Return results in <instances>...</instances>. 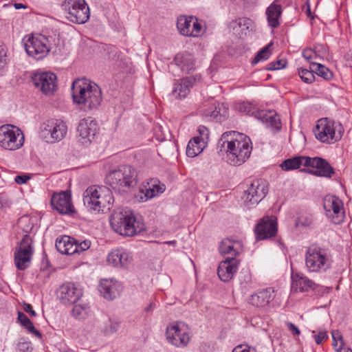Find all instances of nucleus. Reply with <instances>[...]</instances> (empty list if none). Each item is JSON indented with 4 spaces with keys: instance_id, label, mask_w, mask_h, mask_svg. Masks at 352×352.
Segmentation results:
<instances>
[{
    "instance_id": "f257e3e1",
    "label": "nucleus",
    "mask_w": 352,
    "mask_h": 352,
    "mask_svg": "<svg viewBox=\"0 0 352 352\" xmlns=\"http://www.w3.org/2000/svg\"><path fill=\"white\" fill-rule=\"evenodd\" d=\"M219 151L226 153L227 162L240 166L249 159L252 151V142L247 135L234 131L223 133L217 143Z\"/></svg>"
},
{
    "instance_id": "f03ea898",
    "label": "nucleus",
    "mask_w": 352,
    "mask_h": 352,
    "mask_svg": "<svg viewBox=\"0 0 352 352\" xmlns=\"http://www.w3.org/2000/svg\"><path fill=\"white\" fill-rule=\"evenodd\" d=\"M72 95L74 103L84 111L97 109L102 102L100 87L85 78L77 79L73 82Z\"/></svg>"
},
{
    "instance_id": "7ed1b4c3",
    "label": "nucleus",
    "mask_w": 352,
    "mask_h": 352,
    "mask_svg": "<svg viewBox=\"0 0 352 352\" xmlns=\"http://www.w3.org/2000/svg\"><path fill=\"white\" fill-rule=\"evenodd\" d=\"M110 224L116 232L124 236H133L145 230L144 223L137 221L130 210L114 211L110 218Z\"/></svg>"
},
{
    "instance_id": "20e7f679",
    "label": "nucleus",
    "mask_w": 352,
    "mask_h": 352,
    "mask_svg": "<svg viewBox=\"0 0 352 352\" xmlns=\"http://www.w3.org/2000/svg\"><path fill=\"white\" fill-rule=\"evenodd\" d=\"M113 201L111 191L103 186H89L83 194L84 205L98 213L110 210Z\"/></svg>"
},
{
    "instance_id": "39448f33",
    "label": "nucleus",
    "mask_w": 352,
    "mask_h": 352,
    "mask_svg": "<svg viewBox=\"0 0 352 352\" xmlns=\"http://www.w3.org/2000/svg\"><path fill=\"white\" fill-rule=\"evenodd\" d=\"M106 182L115 191L127 192L138 184V173L131 166H122L109 172L106 176Z\"/></svg>"
},
{
    "instance_id": "423d86ee",
    "label": "nucleus",
    "mask_w": 352,
    "mask_h": 352,
    "mask_svg": "<svg viewBox=\"0 0 352 352\" xmlns=\"http://www.w3.org/2000/svg\"><path fill=\"white\" fill-rule=\"evenodd\" d=\"M28 217H22L19 219V226L26 233L19 245V248L14 252V263L16 267L19 270H25L30 264L34 249L32 247V239L28 234L32 230L33 226L29 225L26 228L23 226L30 222Z\"/></svg>"
},
{
    "instance_id": "0eeeda50",
    "label": "nucleus",
    "mask_w": 352,
    "mask_h": 352,
    "mask_svg": "<svg viewBox=\"0 0 352 352\" xmlns=\"http://www.w3.org/2000/svg\"><path fill=\"white\" fill-rule=\"evenodd\" d=\"M314 131L316 138L320 142L333 144L342 138L344 130L340 122L325 118L318 121Z\"/></svg>"
},
{
    "instance_id": "6e6552de",
    "label": "nucleus",
    "mask_w": 352,
    "mask_h": 352,
    "mask_svg": "<svg viewBox=\"0 0 352 352\" xmlns=\"http://www.w3.org/2000/svg\"><path fill=\"white\" fill-rule=\"evenodd\" d=\"M305 265L311 272H325L331 267V256L320 247H310L305 253Z\"/></svg>"
},
{
    "instance_id": "1a4fd4ad",
    "label": "nucleus",
    "mask_w": 352,
    "mask_h": 352,
    "mask_svg": "<svg viewBox=\"0 0 352 352\" xmlns=\"http://www.w3.org/2000/svg\"><path fill=\"white\" fill-rule=\"evenodd\" d=\"M61 8L66 19L72 23L82 24L89 19V8L85 0H65Z\"/></svg>"
},
{
    "instance_id": "9d476101",
    "label": "nucleus",
    "mask_w": 352,
    "mask_h": 352,
    "mask_svg": "<svg viewBox=\"0 0 352 352\" xmlns=\"http://www.w3.org/2000/svg\"><path fill=\"white\" fill-rule=\"evenodd\" d=\"M166 338L170 344L178 348H184L190 340V329L183 322H170L166 329Z\"/></svg>"
},
{
    "instance_id": "9b49d317",
    "label": "nucleus",
    "mask_w": 352,
    "mask_h": 352,
    "mask_svg": "<svg viewBox=\"0 0 352 352\" xmlns=\"http://www.w3.org/2000/svg\"><path fill=\"white\" fill-rule=\"evenodd\" d=\"M24 144L22 131L12 124L0 126V146L9 151L20 148Z\"/></svg>"
},
{
    "instance_id": "f8f14e48",
    "label": "nucleus",
    "mask_w": 352,
    "mask_h": 352,
    "mask_svg": "<svg viewBox=\"0 0 352 352\" xmlns=\"http://www.w3.org/2000/svg\"><path fill=\"white\" fill-rule=\"evenodd\" d=\"M67 131V125L61 120H47L40 126V136L47 142L60 141L65 138Z\"/></svg>"
},
{
    "instance_id": "ddd939ff",
    "label": "nucleus",
    "mask_w": 352,
    "mask_h": 352,
    "mask_svg": "<svg viewBox=\"0 0 352 352\" xmlns=\"http://www.w3.org/2000/svg\"><path fill=\"white\" fill-rule=\"evenodd\" d=\"M24 46L27 54L36 60L45 58L50 50L48 38L41 34L29 37Z\"/></svg>"
},
{
    "instance_id": "4468645a",
    "label": "nucleus",
    "mask_w": 352,
    "mask_h": 352,
    "mask_svg": "<svg viewBox=\"0 0 352 352\" xmlns=\"http://www.w3.org/2000/svg\"><path fill=\"white\" fill-rule=\"evenodd\" d=\"M323 207L326 211L327 216L331 219L335 224H340L344 217L343 204L342 201L336 196L327 195L323 201Z\"/></svg>"
},
{
    "instance_id": "2eb2a0df",
    "label": "nucleus",
    "mask_w": 352,
    "mask_h": 352,
    "mask_svg": "<svg viewBox=\"0 0 352 352\" xmlns=\"http://www.w3.org/2000/svg\"><path fill=\"white\" fill-rule=\"evenodd\" d=\"M34 86L45 94H52L57 89V78L52 72H38L32 77Z\"/></svg>"
},
{
    "instance_id": "dca6fc26",
    "label": "nucleus",
    "mask_w": 352,
    "mask_h": 352,
    "mask_svg": "<svg viewBox=\"0 0 352 352\" xmlns=\"http://www.w3.org/2000/svg\"><path fill=\"white\" fill-rule=\"evenodd\" d=\"M228 28L230 33H232L238 38H244L250 36L255 31L254 22L248 17H239L231 21Z\"/></svg>"
},
{
    "instance_id": "f3484780",
    "label": "nucleus",
    "mask_w": 352,
    "mask_h": 352,
    "mask_svg": "<svg viewBox=\"0 0 352 352\" xmlns=\"http://www.w3.org/2000/svg\"><path fill=\"white\" fill-rule=\"evenodd\" d=\"M177 27L181 34L186 36H198L202 32V25L194 16H181L177 18Z\"/></svg>"
},
{
    "instance_id": "a211bd4d",
    "label": "nucleus",
    "mask_w": 352,
    "mask_h": 352,
    "mask_svg": "<svg viewBox=\"0 0 352 352\" xmlns=\"http://www.w3.org/2000/svg\"><path fill=\"white\" fill-rule=\"evenodd\" d=\"M201 76L199 74L177 80L174 84L172 94L176 98H185L190 93V89L201 82Z\"/></svg>"
},
{
    "instance_id": "6ab92c4d",
    "label": "nucleus",
    "mask_w": 352,
    "mask_h": 352,
    "mask_svg": "<svg viewBox=\"0 0 352 352\" xmlns=\"http://www.w3.org/2000/svg\"><path fill=\"white\" fill-rule=\"evenodd\" d=\"M305 166H309L314 168L310 171L313 175L318 177L331 178L335 173L334 168L324 159L315 157H307L305 161Z\"/></svg>"
},
{
    "instance_id": "aec40b11",
    "label": "nucleus",
    "mask_w": 352,
    "mask_h": 352,
    "mask_svg": "<svg viewBox=\"0 0 352 352\" xmlns=\"http://www.w3.org/2000/svg\"><path fill=\"white\" fill-rule=\"evenodd\" d=\"M82 296V290L71 283L63 284L57 291V296L64 305L75 304Z\"/></svg>"
},
{
    "instance_id": "412c9836",
    "label": "nucleus",
    "mask_w": 352,
    "mask_h": 352,
    "mask_svg": "<svg viewBox=\"0 0 352 352\" xmlns=\"http://www.w3.org/2000/svg\"><path fill=\"white\" fill-rule=\"evenodd\" d=\"M276 221L269 217L263 218L254 228L256 240L272 238L276 235Z\"/></svg>"
},
{
    "instance_id": "4be33fe9",
    "label": "nucleus",
    "mask_w": 352,
    "mask_h": 352,
    "mask_svg": "<svg viewBox=\"0 0 352 352\" xmlns=\"http://www.w3.org/2000/svg\"><path fill=\"white\" fill-rule=\"evenodd\" d=\"M239 265V261L236 258L225 257V259L219 263L217 274L223 282H228L233 278Z\"/></svg>"
},
{
    "instance_id": "5701e85b",
    "label": "nucleus",
    "mask_w": 352,
    "mask_h": 352,
    "mask_svg": "<svg viewBox=\"0 0 352 352\" xmlns=\"http://www.w3.org/2000/svg\"><path fill=\"white\" fill-rule=\"evenodd\" d=\"M51 205L54 210L61 214H69L74 212V208L71 202V196L64 191L54 193L52 195Z\"/></svg>"
},
{
    "instance_id": "b1692460",
    "label": "nucleus",
    "mask_w": 352,
    "mask_h": 352,
    "mask_svg": "<svg viewBox=\"0 0 352 352\" xmlns=\"http://www.w3.org/2000/svg\"><path fill=\"white\" fill-rule=\"evenodd\" d=\"M292 278V288L296 291L299 290L300 292H306L309 289H312L313 290H316L317 292L321 291L322 292H324L330 289L329 287H324L322 286L316 285L312 280L308 278L307 276H305L303 274H293Z\"/></svg>"
},
{
    "instance_id": "393cba45",
    "label": "nucleus",
    "mask_w": 352,
    "mask_h": 352,
    "mask_svg": "<svg viewBox=\"0 0 352 352\" xmlns=\"http://www.w3.org/2000/svg\"><path fill=\"white\" fill-rule=\"evenodd\" d=\"M78 133L83 140L82 143L91 142L96 134L97 124L90 117L81 120L78 124Z\"/></svg>"
},
{
    "instance_id": "a878e982",
    "label": "nucleus",
    "mask_w": 352,
    "mask_h": 352,
    "mask_svg": "<svg viewBox=\"0 0 352 352\" xmlns=\"http://www.w3.org/2000/svg\"><path fill=\"white\" fill-rule=\"evenodd\" d=\"M133 256L124 250H114L107 256V262L115 267L127 268L133 262Z\"/></svg>"
},
{
    "instance_id": "bb28decb",
    "label": "nucleus",
    "mask_w": 352,
    "mask_h": 352,
    "mask_svg": "<svg viewBox=\"0 0 352 352\" xmlns=\"http://www.w3.org/2000/svg\"><path fill=\"white\" fill-rule=\"evenodd\" d=\"M274 290L272 287H268L252 294L249 302L257 307H265L274 299Z\"/></svg>"
},
{
    "instance_id": "cd10ccee",
    "label": "nucleus",
    "mask_w": 352,
    "mask_h": 352,
    "mask_svg": "<svg viewBox=\"0 0 352 352\" xmlns=\"http://www.w3.org/2000/svg\"><path fill=\"white\" fill-rule=\"evenodd\" d=\"M122 287L120 284L113 280H102L99 285V291L104 298L113 300L120 295Z\"/></svg>"
},
{
    "instance_id": "c85d7f7f",
    "label": "nucleus",
    "mask_w": 352,
    "mask_h": 352,
    "mask_svg": "<svg viewBox=\"0 0 352 352\" xmlns=\"http://www.w3.org/2000/svg\"><path fill=\"white\" fill-rule=\"evenodd\" d=\"M174 62L181 71L186 74H190L196 69L195 58L188 52L177 54L174 58Z\"/></svg>"
},
{
    "instance_id": "c756f323",
    "label": "nucleus",
    "mask_w": 352,
    "mask_h": 352,
    "mask_svg": "<svg viewBox=\"0 0 352 352\" xmlns=\"http://www.w3.org/2000/svg\"><path fill=\"white\" fill-rule=\"evenodd\" d=\"M56 248L63 254L72 255L77 252L76 239L69 236H61L56 240Z\"/></svg>"
},
{
    "instance_id": "7c9ffc66",
    "label": "nucleus",
    "mask_w": 352,
    "mask_h": 352,
    "mask_svg": "<svg viewBox=\"0 0 352 352\" xmlns=\"http://www.w3.org/2000/svg\"><path fill=\"white\" fill-rule=\"evenodd\" d=\"M258 120L265 124L267 127L278 131L281 128V122L279 116L274 111L261 110L258 113Z\"/></svg>"
},
{
    "instance_id": "2f4dec72",
    "label": "nucleus",
    "mask_w": 352,
    "mask_h": 352,
    "mask_svg": "<svg viewBox=\"0 0 352 352\" xmlns=\"http://www.w3.org/2000/svg\"><path fill=\"white\" fill-rule=\"evenodd\" d=\"M279 0H275L266 10L267 20L269 25L276 28L280 25V19L282 14V7L278 3Z\"/></svg>"
},
{
    "instance_id": "473e14b6",
    "label": "nucleus",
    "mask_w": 352,
    "mask_h": 352,
    "mask_svg": "<svg viewBox=\"0 0 352 352\" xmlns=\"http://www.w3.org/2000/svg\"><path fill=\"white\" fill-rule=\"evenodd\" d=\"M239 243L236 241L225 239L221 242L219 251V253L224 256L228 255L227 257L236 258L239 254Z\"/></svg>"
},
{
    "instance_id": "72a5a7b5",
    "label": "nucleus",
    "mask_w": 352,
    "mask_h": 352,
    "mask_svg": "<svg viewBox=\"0 0 352 352\" xmlns=\"http://www.w3.org/2000/svg\"><path fill=\"white\" fill-rule=\"evenodd\" d=\"M165 190V186L157 179H151L147 184L144 188L141 190V192L144 194L145 201L153 198Z\"/></svg>"
},
{
    "instance_id": "f704fd0d",
    "label": "nucleus",
    "mask_w": 352,
    "mask_h": 352,
    "mask_svg": "<svg viewBox=\"0 0 352 352\" xmlns=\"http://www.w3.org/2000/svg\"><path fill=\"white\" fill-rule=\"evenodd\" d=\"M207 144L198 138H193L191 139L186 147V155L190 157H195L199 155L206 148Z\"/></svg>"
},
{
    "instance_id": "c9c22d12",
    "label": "nucleus",
    "mask_w": 352,
    "mask_h": 352,
    "mask_svg": "<svg viewBox=\"0 0 352 352\" xmlns=\"http://www.w3.org/2000/svg\"><path fill=\"white\" fill-rule=\"evenodd\" d=\"M91 309L89 305L86 302H80L74 304L72 310V315L76 319L83 320L89 316Z\"/></svg>"
},
{
    "instance_id": "e433bc0d",
    "label": "nucleus",
    "mask_w": 352,
    "mask_h": 352,
    "mask_svg": "<svg viewBox=\"0 0 352 352\" xmlns=\"http://www.w3.org/2000/svg\"><path fill=\"white\" fill-rule=\"evenodd\" d=\"M307 156H298L284 160L280 167L284 170H291L300 168L301 165L305 166V159Z\"/></svg>"
},
{
    "instance_id": "4c0bfd02",
    "label": "nucleus",
    "mask_w": 352,
    "mask_h": 352,
    "mask_svg": "<svg viewBox=\"0 0 352 352\" xmlns=\"http://www.w3.org/2000/svg\"><path fill=\"white\" fill-rule=\"evenodd\" d=\"M333 346L336 352H352V350L344 345L341 333L338 331H332Z\"/></svg>"
},
{
    "instance_id": "58836bf2",
    "label": "nucleus",
    "mask_w": 352,
    "mask_h": 352,
    "mask_svg": "<svg viewBox=\"0 0 352 352\" xmlns=\"http://www.w3.org/2000/svg\"><path fill=\"white\" fill-rule=\"evenodd\" d=\"M237 110L243 113L250 115L258 119V113H261V110H258L257 107L251 102H243L238 104L236 107Z\"/></svg>"
},
{
    "instance_id": "ea45409f",
    "label": "nucleus",
    "mask_w": 352,
    "mask_h": 352,
    "mask_svg": "<svg viewBox=\"0 0 352 352\" xmlns=\"http://www.w3.org/2000/svg\"><path fill=\"white\" fill-rule=\"evenodd\" d=\"M309 68L314 70V72L318 76L323 78L324 80H329L333 78V73L327 67L320 63H311Z\"/></svg>"
},
{
    "instance_id": "a19ab883",
    "label": "nucleus",
    "mask_w": 352,
    "mask_h": 352,
    "mask_svg": "<svg viewBox=\"0 0 352 352\" xmlns=\"http://www.w3.org/2000/svg\"><path fill=\"white\" fill-rule=\"evenodd\" d=\"M253 187L256 189V199L260 201L266 196L268 188L267 182L263 179H257L253 182Z\"/></svg>"
},
{
    "instance_id": "79ce46f5",
    "label": "nucleus",
    "mask_w": 352,
    "mask_h": 352,
    "mask_svg": "<svg viewBox=\"0 0 352 352\" xmlns=\"http://www.w3.org/2000/svg\"><path fill=\"white\" fill-rule=\"evenodd\" d=\"M273 43L271 42L263 48H262L256 55L252 61V65H254L257 64L260 61L267 60L271 55V52L270 51V48L272 46Z\"/></svg>"
},
{
    "instance_id": "37998d69",
    "label": "nucleus",
    "mask_w": 352,
    "mask_h": 352,
    "mask_svg": "<svg viewBox=\"0 0 352 352\" xmlns=\"http://www.w3.org/2000/svg\"><path fill=\"white\" fill-rule=\"evenodd\" d=\"M256 189L253 187V182L250 184L247 190L245 191L244 199L245 202L249 203L250 205H255L260 202L256 199Z\"/></svg>"
},
{
    "instance_id": "c03bdc74",
    "label": "nucleus",
    "mask_w": 352,
    "mask_h": 352,
    "mask_svg": "<svg viewBox=\"0 0 352 352\" xmlns=\"http://www.w3.org/2000/svg\"><path fill=\"white\" fill-rule=\"evenodd\" d=\"M239 280L242 288L247 289L252 283V275L250 270L243 269L239 275Z\"/></svg>"
},
{
    "instance_id": "a18cd8bd",
    "label": "nucleus",
    "mask_w": 352,
    "mask_h": 352,
    "mask_svg": "<svg viewBox=\"0 0 352 352\" xmlns=\"http://www.w3.org/2000/svg\"><path fill=\"white\" fill-rule=\"evenodd\" d=\"M298 76L301 78V80L308 84L312 83L315 80V76L314 74V70L313 69H307L300 68L298 69Z\"/></svg>"
},
{
    "instance_id": "49530a36",
    "label": "nucleus",
    "mask_w": 352,
    "mask_h": 352,
    "mask_svg": "<svg viewBox=\"0 0 352 352\" xmlns=\"http://www.w3.org/2000/svg\"><path fill=\"white\" fill-rule=\"evenodd\" d=\"M226 108L223 104L217 103L214 104V109L210 112V116L217 120L221 122L222 118L225 117Z\"/></svg>"
},
{
    "instance_id": "de8ad7c7",
    "label": "nucleus",
    "mask_w": 352,
    "mask_h": 352,
    "mask_svg": "<svg viewBox=\"0 0 352 352\" xmlns=\"http://www.w3.org/2000/svg\"><path fill=\"white\" fill-rule=\"evenodd\" d=\"M314 222L312 214L309 212L302 213L297 220V226L309 227Z\"/></svg>"
},
{
    "instance_id": "09e8293b",
    "label": "nucleus",
    "mask_w": 352,
    "mask_h": 352,
    "mask_svg": "<svg viewBox=\"0 0 352 352\" xmlns=\"http://www.w3.org/2000/svg\"><path fill=\"white\" fill-rule=\"evenodd\" d=\"M120 328V322L116 320L109 319L108 323L104 328L105 334H112L116 333Z\"/></svg>"
},
{
    "instance_id": "8fccbe9b",
    "label": "nucleus",
    "mask_w": 352,
    "mask_h": 352,
    "mask_svg": "<svg viewBox=\"0 0 352 352\" xmlns=\"http://www.w3.org/2000/svg\"><path fill=\"white\" fill-rule=\"evenodd\" d=\"M18 320L21 323L22 326H23L28 330L30 329H33V323L28 318V317L23 314V312H18Z\"/></svg>"
},
{
    "instance_id": "3c124183",
    "label": "nucleus",
    "mask_w": 352,
    "mask_h": 352,
    "mask_svg": "<svg viewBox=\"0 0 352 352\" xmlns=\"http://www.w3.org/2000/svg\"><path fill=\"white\" fill-rule=\"evenodd\" d=\"M17 349L21 352L30 351L32 350L31 342L24 338H21L17 344Z\"/></svg>"
},
{
    "instance_id": "603ef678",
    "label": "nucleus",
    "mask_w": 352,
    "mask_h": 352,
    "mask_svg": "<svg viewBox=\"0 0 352 352\" xmlns=\"http://www.w3.org/2000/svg\"><path fill=\"white\" fill-rule=\"evenodd\" d=\"M286 65V61L284 60H278L276 61L271 62L266 67V70L273 71L284 68Z\"/></svg>"
},
{
    "instance_id": "864d4df0",
    "label": "nucleus",
    "mask_w": 352,
    "mask_h": 352,
    "mask_svg": "<svg viewBox=\"0 0 352 352\" xmlns=\"http://www.w3.org/2000/svg\"><path fill=\"white\" fill-rule=\"evenodd\" d=\"M199 136H196L195 138H198L199 140L203 139V141L205 143H208V140L209 139V131L208 128L204 126H199L198 128Z\"/></svg>"
},
{
    "instance_id": "5fc2aeb1",
    "label": "nucleus",
    "mask_w": 352,
    "mask_h": 352,
    "mask_svg": "<svg viewBox=\"0 0 352 352\" xmlns=\"http://www.w3.org/2000/svg\"><path fill=\"white\" fill-rule=\"evenodd\" d=\"M7 49L6 45L0 41V69L6 64Z\"/></svg>"
},
{
    "instance_id": "6e6d98bb",
    "label": "nucleus",
    "mask_w": 352,
    "mask_h": 352,
    "mask_svg": "<svg viewBox=\"0 0 352 352\" xmlns=\"http://www.w3.org/2000/svg\"><path fill=\"white\" fill-rule=\"evenodd\" d=\"M76 245L77 246V252L79 253L88 250L91 245V241L89 240H84L81 242L76 240Z\"/></svg>"
},
{
    "instance_id": "4d7b16f0",
    "label": "nucleus",
    "mask_w": 352,
    "mask_h": 352,
    "mask_svg": "<svg viewBox=\"0 0 352 352\" xmlns=\"http://www.w3.org/2000/svg\"><path fill=\"white\" fill-rule=\"evenodd\" d=\"M314 340L317 344H320L323 340L328 338L327 333L325 331H320L317 335H314Z\"/></svg>"
},
{
    "instance_id": "13d9d810",
    "label": "nucleus",
    "mask_w": 352,
    "mask_h": 352,
    "mask_svg": "<svg viewBox=\"0 0 352 352\" xmlns=\"http://www.w3.org/2000/svg\"><path fill=\"white\" fill-rule=\"evenodd\" d=\"M285 325L293 336H299L300 334L299 329L292 322L287 321L285 322Z\"/></svg>"
},
{
    "instance_id": "bf43d9fd",
    "label": "nucleus",
    "mask_w": 352,
    "mask_h": 352,
    "mask_svg": "<svg viewBox=\"0 0 352 352\" xmlns=\"http://www.w3.org/2000/svg\"><path fill=\"white\" fill-rule=\"evenodd\" d=\"M232 352H257L254 348L245 346L243 347L241 345H239L236 346L233 350Z\"/></svg>"
},
{
    "instance_id": "052dcab7",
    "label": "nucleus",
    "mask_w": 352,
    "mask_h": 352,
    "mask_svg": "<svg viewBox=\"0 0 352 352\" xmlns=\"http://www.w3.org/2000/svg\"><path fill=\"white\" fill-rule=\"evenodd\" d=\"M30 179L28 175H17L15 177L14 181L18 184H25Z\"/></svg>"
},
{
    "instance_id": "680f3d73",
    "label": "nucleus",
    "mask_w": 352,
    "mask_h": 352,
    "mask_svg": "<svg viewBox=\"0 0 352 352\" xmlns=\"http://www.w3.org/2000/svg\"><path fill=\"white\" fill-rule=\"evenodd\" d=\"M23 307V310L26 313L29 314L32 317H35L36 316V313L33 309V308L30 304L24 303Z\"/></svg>"
},
{
    "instance_id": "e2e57ef3",
    "label": "nucleus",
    "mask_w": 352,
    "mask_h": 352,
    "mask_svg": "<svg viewBox=\"0 0 352 352\" xmlns=\"http://www.w3.org/2000/svg\"><path fill=\"white\" fill-rule=\"evenodd\" d=\"M315 52L311 49H306L302 52V56L307 60L312 59Z\"/></svg>"
},
{
    "instance_id": "0e129e2a",
    "label": "nucleus",
    "mask_w": 352,
    "mask_h": 352,
    "mask_svg": "<svg viewBox=\"0 0 352 352\" xmlns=\"http://www.w3.org/2000/svg\"><path fill=\"white\" fill-rule=\"evenodd\" d=\"M28 331H29L30 333H33L34 335H35L37 338H41V337H42V334H41V333L39 331H38L37 329H35V327H34V326H33V329H30H30H28Z\"/></svg>"
},
{
    "instance_id": "69168bd1",
    "label": "nucleus",
    "mask_w": 352,
    "mask_h": 352,
    "mask_svg": "<svg viewBox=\"0 0 352 352\" xmlns=\"http://www.w3.org/2000/svg\"><path fill=\"white\" fill-rule=\"evenodd\" d=\"M155 307V304L151 302L147 307L145 308V311L147 312L151 311Z\"/></svg>"
},
{
    "instance_id": "338daca9",
    "label": "nucleus",
    "mask_w": 352,
    "mask_h": 352,
    "mask_svg": "<svg viewBox=\"0 0 352 352\" xmlns=\"http://www.w3.org/2000/svg\"><path fill=\"white\" fill-rule=\"evenodd\" d=\"M14 8L16 9V10H19V9H21V8H25V6L23 4V3H14Z\"/></svg>"
},
{
    "instance_id": "774afa93",
    "label": "nucleus",
    "mask_w": 352,
    "mask_h": 352,
    "mask_svg": "<svg viewBox=\"0 0 352 352\" xmlns=\"http://www.w3.org/2000/svg\"><path fill=\"white\" fill-rule=\"evenodd\" d=\"M306 14H307V15L309 17L313 18V16H311V9H310L309 5H307V10H306Z\"/></svg>"
}]
</instances>
